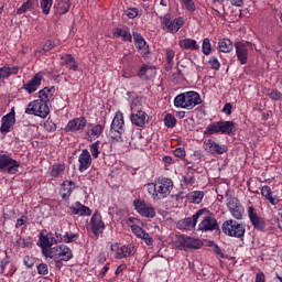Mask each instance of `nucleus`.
Returning a JSON list of instances; mask_svg holds the SVG:
<instances>
[{
	"label": "nucleus",
	"mask_w": 282,
	"mask_h": 282,
	"mask_svg": "<svg viewBox=\"0 0 282 282\" xmlns=\"http://www.w3.org/2000/svg\"><path fill=\"white\" fill-rule=\"evenodd\" d=\"M182 2L188 12H195V2L193 0H182Z\"/></svg>",
	"instance_id": "54"
},
{
	"label": "nucleus",
	"mask_w": 282,
	"mask_h": 282,
	"mask_svg": "<svg viewBox=\"0 0 282 282\" xmlns=\"http://www.w3.org/2000/svg\"><path fill=\"white\" fill-rule=\"evenodd\" d=\"M65 173V164H54L51 167V177H61Z\"/></svg>",
	"instance_id": "41"
},
{
	"label": "nucleus",
	"mask_w": 282,
	"mask_h": 282,
	"mask_svg": "<svg viewBox=\"0 0 282 282\" xmlns=\"http://www.w3.org/2000/svg\"><path fill=\"white\" fill-rule=\"evenodd\" d=\"M104 129H105V127H102V124H96L95 127H93L90 129V131L88 132V135L90 138H99V135L102 133Z\"/></svg>",
	"instance_id": "45"
},
{
	"label": "nucleus",
	"mask_w": 282,
	"mask_h": 282,
	"mask_svg": "<svg viewBox=\"0 0 282 282\" xmlns=\"http://www.w3.org/2000/svg\"><path fill=\"white\" fill-rule=\"evenodd\" d=\"M130 119L134 127H144L149 122V115L142 110H138L131 115Z\"/></svg>",
	"instance_id": "26"
},
{
	"label": "nucleus",
	"mask_w": 282,
	"mask_h": 282,
	"mask_svg": "<svg viewBox=\"0 0 282 282\" xmlns=\"http://www.w3.org/2000/svg\"><path fill=\"white\" fill-rule=\"evenodd\" d=\"M107 272H109V263H107L100 271L99 275L100 276H105V274H107Z\"/></svg>",
	"instance_id": "63"
},
{
	"label": "nucleus",
	"mask_w": 282,
	"mask_h": 282,
	"mask_svg": "<svg viewBox=\"0 0 282 282\" xmlns=\"http://www.w3.org/2000/svg\"><path fill=\"white\" fill-rule=\"evenodd\" d=\"M261 195H262V197L268 199V202H270L272 204V206H276V204H279V197L272 196V188H270V186L264 185L261 188Z\"/></svg>",
	"instance_id": "33"
},
{
	"label": "nucleus",
	"mask_w": 282,
	"mask_h": 282,
	"mask_svg": "<svg viewBox=\"0 0 282 282\" xmlns=\"http://www.w3.org/2000/svg\"><path fill=\"white\" fill-rule=\"evenodd\" d=\"M202 51H203V54H205V56H210L213 52V45L210 44V39L205 37L203 40Z\"/></svg>",
	"instance_id": "44"
},
{
	"label": "nucleus",
	"mask_w": 282,
	"mask_h": 282,
	"mask_svg": "<svg viewBox=\"0 0 282 282\" xmlns=\"http://www.w3.org/2000/svg\"><path fill=\"white\" fill-rule=\"evenodd\" d=\"M90 153L95 160H98V156L100 155V141L90 144Z\"/></svg>",
	"instance_id": "46"
},
{
	"label": "nucleus",
	"mask_w": 282,
	"mask_h": 282,
	"mask_svg": "<svg viewBox=\"0 0 282 282\" xmlns=\"http://www.w3.org/2000/svg\"><path fill=\"white\" fill-rule=\"evenodd\" d=\"M148 193L152 196V199H166L173 191V180L169 177H161L155 183H148Z\"/></svg>",
	"instance_id": "1"
},
{
	"label": "nucleus",
	"mask_w": 282,
	"mask_h": 282,
	"mask_svg": "<svg viewBox=\"0 0 282 282\" xmlns=\"http://www.w3.org/2000/svg\"><path fill=\"white\" fill-rule=\"evenodd\" d=\"M165 56L169 67H173V58H175V51L171 48L165 50Z\"/></svg>",
	"instance_id": "50"
},
{
	"label": "nucleus",
	"mask_w": 282,
	"mask_h": 282,
	"mask_svg": "<svg viewBox=\"0 0 282 282\" xmlns=\"http://www.w3.org/2000/svg\"><path fill=\"white\" fill-rule=\"evenodd\" d=\"M85 127H87V119H85V117H79L68 121L65 131L76 133V131H83Z\"/></svg>",
	"instance_id": "21"
},
{
	"label": "nucleus",
	"mask_w": 282,
	"mask_h": 282,
	"mask_svg": "<svg viewBox=\"0 0 282 282\" xmlns=\"http://www.w3.org/2000/svg\"><path fill=\"white\" fill-rule=\"evenodd\" d=\"M122 133H124V116L122 112L116 113L110 126V138L120 142L122 140Z\"/></svg>",
	"instance_id": "6"
},
{
	"label": "nucleus",
	"mask_w": 282,
	"mask_h": 282,
	"mask_svg": "<svg viewBox=\"0 0 282 282\" xmlns=\"http://www.w3.org/2000/svg\"><path fill=\"white\" fill-rule=\"evenodd\" d=\"M232 41L230 39L224 37L220 39L217 43L218 52H223V54H230L234 50Z\"/></svg>",
	"instance_id": "29"
},
{
	"label": "nucleus",
	"mask_w": 282,
	"mask_h": 282,
	"mask_svg": "<svg viewBox=\"0 0 282 282\" xmlns=\"http://www.w3.org/2000/svg\"><path fill=\"white\" fill-rule=\"evenodd\" d=\"M226 204L234 219H243V205L237 197H228Z\"/></svg>",
	"instance_id": "11"
},
{
	"label": "nucleus",
	"mask_w": 282,
	"mask_h": 282,
	"mask_svg": "<svg viewBox=\"0 0 282 282\" xmlns=\"http://www.w3.org/2000/svg\"><path fill=\"white\" fill-rule=\"evenodd\" d=\"M203 147L206 153H209L210 155H224V153L228 151L226 145H221L213 139L205 140Z\"/></svg>",
	"instance_id": "14"
},
{
	"label": "nucleus",
	"mask_w": 282,
	"mask_h": 282,
	"mask_svg": "<svg viewBox=\"0 0 282 282\" xmlns=\"http://www.w3.org/2000/svg\"><path fill=\"white\" fill-rule=\"evenodd\" d=\"M23 263H24V265H26V268H32L34 265V259L26 256L23 259Z\"/></svg>",
	"instance_id": "59"
},
{
	"label": "nucleus",
	"mask_w": 282,
	"mask_h": 282,
	"mask_svg": "<svg viewBox=\"0 0 282 282\" xmlns=\"http://www.w3.org/2000/svg\"><path fill=\"white\" fill-rule=\"evenodd\" d=\"M178 242L181 243L182 248L192 250H199V248L204 246L202 239L193 237H181L178 238Z\"/></svg>",
	"instance_id": "20"
},
{
	"label": "nucleus",
	"mask_w": 282,
	"mask_h": 282,
	"mask_svg": "<svg viewBox=\"0 0 282 282\" xmlns=\"http://www.w3.org/2000/svg\"><path fill=\"white\" fill-rule=\"evenodd\" d=\"M14 74H19V66H13V67L4 66V67H0V80L3 79V78H10V76H12Z\"/></svg>",
	"instance_id": "35"
},
{
	"label": "nucleus",
	"mask_w": 282,
	"mask_h": 282,
	"mask_svg": "<svg viewBox=\"0 0 282 282\" xmlns=\"http://www.w3.org/2000/svg\"><path fill=\"white\" fill-rule=\"evenodd\" d=\"M252 45L250 42H236V56L240 65H246L248 63V48Z\"/></svg>",
	"instance_id": "16"
},
{
	"label": "nucleus",
	"mask_w": 282,
	"mask_h": 282,
	"mask_svg": "<svg viewBox=\"0 0 282 282\" xmlns=\"http://www.w3.org/2000/svg\"><path fill=\"white\" fill-rule=\"evenodd\" d=\"M93 232L96 237L102 235L105 230V223L102 221V216L98 213L94 214L90 219Z\"/></svg>",
	"instance_id": "24"
},
{
	"label": "nucleus",
	"mask_w": 282,
	"mask_h": 282,
	"mask_svg": "<svg viewBox=\"0 0 282 282\" xmlns=\"http://www.w3.org/2000/svg\"><path fill=\"white\" fill-rule=\"evenodd\" d=\"M45 257L48 259H54L55 263H61V261H70L74 253L72 249L65 245H59L51 248L50 251H45Z\"/></svg>",
	"instance_id": "4"
},
{
	"label": "nucleus",
	"mask_w": 282,
	"mask_h": 282,
	"mask_svg": "<svg viewBox=\"0 0 282 282\" xmlns=\"http://www.w3.org/2000/svg\"><path fill=\"white\" fill-rule=\"evenodd\" d=\"M156 74L158 70L155 67L147 64H143L138 72V76L141 80H152V78H155Z\"/></svg>",
	"instance_id": "23"
},
{
	"label": "nucleus",
	"mask_w": 282,
	"mask_h": 282,
	"mask_svg": "<svg viewBox=\"0 0 282 282\" xmlns=\"http://www.w3.org/2000/svg\"><path fill=\"white\" fill-rule=\"evenodd\" d=\"M25 224H28V217L22 216L17 220L15 228H22V230H25Z\"/></svg>",
	"instance_id": "56"
},
{
	"label": "nucleus",
	"mask_w": 282,
	"mask_h": 282,
	"mask_svg": "<svg viewBox=\"0 0 282 282\" xmlns=\"http://www.w3.org/2000/svg\"><path fill=\"white\" fill-rule=\"evenodd\" d=\"M72 215H78L79 217H89L91 215V209L79 202H76L69 207Z\"/></svg>",
	"instance_id": "27"
},
{
	"label": "nucleus",
	"mask_w": 282,
	"mask_h": 282,
	"mask_svg": "<svg viewBox=\"0 0 282 282\" xmlns=\"http://www.w3.org/2000/svg\"><path fill=\"white\" fill-rule=\"evenodd\" d=\"M231 6H236V8H243V0H231Z\"/></svg>",
	"instance_id": "61"
},
{
	"label": "nucleus",
	"mask_w": 282,
	"mask_h": 282,
	"mask_svg": "<svg viewBox=\"0 0 282 282\" xmlns=\"http://www.w3.org/2000/svg\"><path fill=\"white\" fill-rule=\"evenodd\" d=\"M19 166H21V163H19L17 160L10 158L6 154H0V170L3 171V169H7V172L11 175H14V173L19 172Z\"/></svg>",
	"instance_id": "13"
},
{
	"label": "nucleus",
	"mask_w": 282,
	"mask_h": 282,
	"mask_svg": "<svg viewBox=\"0 0 282 282\" xmlns=\"http://www.w3.org/2000/svg\"><path fill=\"white\" fill-rule=\"evenodd\" d=\"M164 124L167 127V129H173V127L177 124V119H175L173 115L167 113L164 118Z\"/></svg>",
	"instance_id": "47"
},
{
	"label": "nucleus",
	"mask_w": 282,
	"mask_h": 282,
	"mask_svg": "<svg viewBox=\"0 0 282 282\" xmlns=\"http://www.w3.org/2000/svg\"><path fill=\"white\" fill-rule=\"evenodd\" d=\"M33 241L34 240H32L31 237H28V238L20 237L17 239L15 246H18V248H31Z\"/></svg>",
	"instance_id": "43"
},
{
	"label": "nucleus",
	"mask_w": 282,
	"mask_h": 282,
	"mask_svg": "<svg viewBox=\"0 0 282 282\" xmlns=\"http://www.w3.org/2000/svg\"><path fill=\"white\" fill-rule=\"evenodd\" d=\"M198 219H202L198 224V230L202 232H213V230H217V228H219L217 219L213 216H208V210H206V213Z\"/></svg>",
	"instance_id": "12"
},
{
	"label": "nucleus",
	"mask_w": 282,
	"mask_h": 282,
	"mask_svg": "<svg viewBox=\"0 0 282 282\" xmlns=\"http://www.w3.org/2000/svg\"><path fill=\"white\" fill-rule=\"evenodd\" d=\"M234 135L235 121H215L208 124L204 131V135Z\"/></svg>",
	"instance_id": "3"
},
{
	"label": "nucleus",
	"mask_w": 282,
	"mask_h": 282,
	"mask_svg": "<svg viewBox=\"0 0 282 282\" xmlns=\"http://www.w3.org/2000/svg\"><path fill=\"white\" fill-rule=\"evenodd\" d=\"M15 123L17 117L14 108H12L11 111L1 119L0 133H10V129L13 128Z\"/></svg>",
	"instance_id": "17"
},
{
	"label": "nucleus",
	"mask_w": 282,
	"mask_h": 282,
	"mask_svg": "<svg viewBox=\"0 0 282 282\" xmlns=\"http://www.w3.org/2000/svg\"><path fill=\"white\" fill-rule=\"evenodd\" d=\"M248 216L256 230H260L261 232L265 230V220H263V218L257 214L254 207H248Z\"/></svg>",
	"instance_id": "19"
},
{
	"label": "nucleus",
	"mask_w": 282,
	"mask_h": 282,
	"mask_svg": "<svg viewBox=\"0 0 282 282\" xmlns=\"http://www.w3.org/2000/svg\"><path fill=\"white\" fill-rule=\"evenodd\" d=\"M37 273L42 274L43 276L50 274V269L47 268L46 263H40L37 265Z\"/></svg>",
	"instance_id": "52"
},
{
	"label": "nucleus",
	"mask_w": 282,
	"mask_h": 282,
	"mask_svg": "<svg viewBox=\"0 0 282 282\" xmlns=\"http://www.w3.org/2000/svg\"><path fill=\"white\" fill-rule=\"evenodd\" d=\"M110 250L116 252V259H127L128 257H133L135 254V247H133V245H124L121 247L112 245Z\"/></svg>",
	"instance_id": "15"
},
{
	"label": "nucleus",
	"mask_w": 282,
	"mask_h": 282,
	"mask_svg": "<svg viewBox=\"0 0 282 282\" xmlns=\"http://www.w3.org/2000/svg\"><path fill=\"white\" fill-rule=\"evenodd\" d=\"M69 8H72V2L69 0H61L56 4V12L57 14H66V12H69Z\"/></svg>",
	"instance_id": "40"
},
{
	"label": "nucleus",
	"mask_w": 282,
	"mask_h": 282,
	"mask_svg": "<svg viewBox=\"0 0 282 282\" xmlns=\"http://www.w3.org/2000/svg\"><path fill=\"white\" fill-rule=\"evenodd\" d=\"M256 282H265V274L263 273H258L256 275Z\"/></svg>",
	"instance_id": "62"
},
{
	"label": "nucleus",
	"mask_w": 282,
	"mask_h": 282,
	"mask_svg": "<svg viewBox=\"0 0 282 282\" xmlns=\"http://www.w3.org/2000/svg\"><path fill=\"white\" fill-rule=\"evenodd\" d=\"M41 80H43V73H37L29 83L23 85V89H25L28 94H34V91L41 87Z\"/></svg>",
	"instance_id": "25"
},
{
	"label": "nucleus",
	"mask_w": 282,
	"mask_h": 282,
	"mask_svg": "<svg viewBox=\"0 0 282 282\" xmlns=\"http://www.w3.org/2000/svg\"><path fill=\"white\" fill-rule=\"evenodd\" d=\"M75 188H76V184L73 181H65L62 184V189H61L62 199H69V196L72 195V193H74Z\"/></svg>",
	"instance_id": "31"
},
{
	"label": "nucleus",
	"mask_w": 282,
	"mask_h": 282,
	"mask_svg": "<svg viewBox=\"0 0 282 282\" xmlns=\"http://www.w3.org/2000/svg\"><path fill=\"white\" fill-rule=\"evenodd\" d=\"M181 50H189L191 52H197L199 50V44L193 39H184L178 41Z\"/></svg>",
	"instance_id": "30"
},
{
	"label": "nucleus",
	"mask_w": 282,
	"mask_h": 282,
	"mask_svg": "<svg viewBox=\"0 0 282 282\" xmlns=\"http://www.w3.org/2000/svg\"><path fill=\"white\" fill-rule=\"evenodd\" d=\"M133 39H134L135 47L139 50V53L142 56H147V54H149V45H147V41H144V37H142V34L133 33Z\"/></svg>",
	"instance_id": "28"
},
{
	"label": "nucleus",
	"mask_w": 282,
	"mask_h": 282,
	"mask_svg": "<svg viewBox=\"0 0 282 282\" xmlns=\"http://www.w3.org/2000/svg\"><path fill=\"white\" fill-rule=\"evenodd\" d=\"M134 235L139 239H142V241H144L147 246H153V238L151 237V235H149V232L142 229V227L140 229H137V232Z\"/></svg>",
	"instance_id": "37"
},
{
	"label": "nucleus",
	"mask_w": 282,
	"mask_h": 282,
	"mask_svg": "<svg viewBox=\"0 0 282 282\" xmlns=\"http://www.w3.org/2000/svg\"><path fill=\"white\" fill-rule=\"evenodd\" d=\"M25 113L29 116H37L39 118H47V116H50V106L36 99L28 105Z\"/></svg>",
	"instance_id": "7"
},
{
	"label": "nucleus",
	"mask_w": 282,
	"mask_h": 282,
	"mask_svg": "<svg viewBox=\"0 0 282 282\" xmlns=\"http://www.w3.org/2000/svg\"><path fill=\"white\" fill-rule=\"evenodd\" d=\"M40 6L43 14H50V10H52V0H40Z\"/></svg>",
	"instance_id": "48"
},
{
	"label": "nucleus",
	"mask_w": 282,
	"mask_h": 282,
	"mask_svg": "<svg viewBox=\"0 0 282 282\" xmlns=\"http://www.w3.org/2000/svg\"><path fill=\"white\" fill-rule=\"evenodd\" d=\"M78 162H79V167H78L79 173H85V171L90 169L91 153L89 152V150L87 149L82 150V153L78 156Z\"/></svg>",
	"instance_id": "22"
},
{
	"label": "nucleus",
	"mask_w": 282,
	"mask_h": 282,
	"mask_svg": "<svg viewBox=\"0 0 282 282\" xmlns=\"http://www.w3.org/2000/svg\"><path fill=\"white\" fill-rule=\"evenodd\" d=\"M54 91H56V88L51 87V88H43L39 91V98L37 100H40L41 102H44L47 105V102H50V100H52V97L54 96Z\"/></svg>",
	"instance_id": "32"
},
{
	"label": "nucleus",
	"mask_w": 282,
	"mask_h": 282,
	"mask_svg": "<svg viewBox=\"0 0 282 282\" xmlns=\"http://www.w3.org/2000/svg\"><path fill=\"white\" fill-rule=\"evenodd\" d=\"M197 105H202V97L195 91L182 93L174 98V106L178 109L191 110Z\"/></svg>",
	"instance_id": "2"
},
{
	"label": "nucleus",
	"mask_w": 282,
	"mask_h": 282,
	"mask_svg": "<svg viewBox=\"0 0 282 282\" xmlns=\"http://www.w3.org/2000/svg\"><path fill=\"white\" fill-rule=\"evenodd\" d=\"M205 213L206 208L198 209L192 217L178 220L177 228H180V230H194V228L197 226L199 217H202Z\"/></svg>",
	"instance_id": "10"
},
{
	"label": "nucleus",
	"mask_w": 282,
	"mask_h": 282,
	"mask_svg": "<svg viewBox=\"0 0 282 282\" xmlns=\"http://www.w3.org/2000/svg\"><path fill=\"white\" fill-rule=\"evenodd\" d=\"M269 98H271V100H279L280 102L282 101V93L279 90H271L270 93H268Z\"/></svg>",
	"instance_id": "51"
},
{
	"label": "nucleus",
	"mask_w": 282,
	"mask_h": 282,
	"mask_svg": "<svg viewBox=\"0 0 282 282\" xmlns=\"http://www.w3.org/2000/svg\"><path fill=\"white\" fill-rule=\"evenodd\" d=\"M133 206L137 213L141 215V217H148L150 219H153V217H155V207H153L151 203L144 202L142 199H134Z\"/></svg>",
	"instance_id": "9"
},
{
	"label": "nucleus",
	"mask_w": 282,
	"mask_h": 282,
	"mask_svg": "<svg viewBox=\"0 0 282 282\" xmlns=\"http://www.w3.org/2000/svg\"><path fill=\"white\" fill-rule=\"evenodd\" d=\"M208 63H209L212 69L219 70V68L221 67L219 59H217V57H215V56L210 57Z\"/></svg>",
	"instance_id": "55"
},
{
	"label": "nucleus",
	"mask_w": 282,
	"mask_h": 282,
	"mask_svg": "<svg viewBox=\"0 0 282 282\" xmlns=\"http://www.w3.org/2000/svg\"><path fill=\"white\" fill-rule=\"evenodd\" d=\"M6 268H8V262H2L0 265V274H3L6 272Z\"/></svg>",
	"instance_id": "64"
},
{
	"label": "nucleus",
	"mask_w": 282,
	"mask_h": 282,
	"mask_svg": "<svg viewBox=\"0 0 282 282\" xmlns=\"http://www.w3.org/2000/svg\"><path fill=\"white\" fill-rule=\"evenodd\" d=\"M187 199L191 204H202L204 199L203 191H194L187 194Z\"/></svg>",
	"instance_id": "36"
},
{
	"label": "nucleus",
	"mask_w": 282,
	"mask_h": 282,
	"mask_svg": "<svg viewBox=\"0 0 282 282\" xmlns=\"http://www.w3.org/2000/svg\"><path fill=\"white\" fill-rule=\"evenodd\" d=\"M54 243H58V239H56L52 234H48L47 236L40 234V239L37 246L42 248V254L45 257V252H50L52 250V246Z\"/></svg>",
	"instance_id": "18"
},
{
	"label": "nucleus",
	"mask_w": 282,
	"mask_h": 282,
	"mask_svg": "<svg viewBox=\"0 0 282 282\" xmlns=\"http://www.w3.org/2000/svg\"><path fill=\"white\" fill-rule=\"evenodd\" d=\"M223 111L226 113V116H230L232 113V104H226Z\"/></svg>",
	"instance_id": "60"
},
{
	"label": "nucleus",
	"mask_w": 282,
	"mask_h": 282,
	"mask_svg": "<svg viewBox=\"0 0 282 282\" xmlns=\"http://www.w3.org/2000/svg\"><path fill=\"white\" fill-rule=\"evenodd\" d=\"M138 8H131L124 11V14L128 17V19H135L138 17Z\"/></svg>",
	"instance_id": "57"
},
{
	"label": "nucleus",
	"mask_w": 282,
	"mask_h": 282,
	"mask_svg": "<svg viewBox=\"0 0 282 282\" xmlns=\"http://www.w3.org/2000/svg\"><path fill=\"white\" fill-rule=\"evenodd\" d=\"M184 25V18H175L174 20L171 19V15L165 14L161 18V28L166 32H171V34H177L180 32V28Z\"/></svg>",
	"instance_id": "8"
},
{
	"label": "nucleus",
	"mask_w": 282,
	"mask_h": 282,
	"mask_svg": "<svg viewBox=\"0 0 282 282\" xmlns=\"http://www.w3.org/2000/svg\"><path fill=\"white\" fill-rule=\"evenodd\" d=\"M61 239L64 243H72L78 239V234L66 232Z\"/></svg>",
	"instance_id": "49"
},
{
	"label": "nucleus",
	"mask_w": 282,
	"mask_h": 282,
	"mask_svg": "<svg viewBox=\"0 0 282 282\" xmlns=\"http://www.w3.org/2000/svg\"><path fill=\"white\" fill-rule=\"evenodd\" d=\"M174 155L175 158H180L182 160L186 158V150H184L183 148H177L174 150Z\"/></svg>",
	"instance_id": "58"
},
{
	"label": "nucleus",
	"mask_w": 282,
	"mask_h": 282,
	"mask_svg": "<svg viewBox=\"0 0 282 282\" xmlns=\"http://www.w3.org/2000/svg\"><path fill=\"white\" fill-rule=\"evenodd\" d=\"M63 65H65L68 69L76 72L78 69V64H76V59L72 55H63L62 56Z\"/></svg>",
	"instance_id": "38"
},
{
	"label": "nucleus",
	"mask_w": 282,
	"mask_h": 282,
	"mask_svg": "<svg viewBox=\"0 0 282 282\" xmlns=\"http://www.w3.org/2000/svg\"><path fill=\"white\" fill-rule=\"evenodd\" d=\"M51 50H54V42L46 41L43 48L37 52L39 54H45V52H50Z\"/></svg>",
	"instance_id": "53"
},
{
	"label": "nucleus",
	"mask_w": 282,
	"mask_h": 282,
	"mask_svg": "<svg viewBox=\"0 0 282 282\" xmlns=\"http://www.w3.org/2000/svg\"><path fill=\"white\" fill-rule=\"evenodd\" d=\"M35 7H36V0H28L17 10V14H25V12H30L31 10H34Z\"/></svg>",
	"instance_id": "39"
},
{
	"label": "nucleus",
	"mask_w": 282,
	"mask_h": 282,
	"mask_svg": "<svg viewBox=\"0 0 282 282\" xmlns=\"http://www.w3.org/2000/svg\"><path fill=\"white\" fill-rule=\"evenodd\" d=\"M127 225L129 226V228H131L133 235H135L138 232V229L142 228V227H140V219H138L135 217H129L127 219Z\"/></svg>",
	"instance_id": "42"
},
{
	"label": "nucleus",
	"mask_w": 282,
	"mask_h": 282,
	"mask_svg": "<svg viewBox=\"0 0 282 282\" xmlns=\"http://www.w3.org/2000/svg\"><path fill=\"white\" fill-rule=\"evenodd\" d=\"M223 232L228 237H236L237 239H241V237L246 235V227L243 224H239L234 219H229L223 224Z\"/></svg>",
	"instance_id": "5"
},
{
	"label": "nucleus",
	"mask_w": 282,
	"mask_h": 282,
	"mask_svg": "<svg viewBox=\"0 0 282 282\" xmlns=\"http://www.w3.org/2000/svg\"><path fill=\"white\" fill-rule=\"evenodd\" d=\"M112 34L113 36H116V39H123V41H128V43H131V41H133V36H131V33L120 28L113 29Z\"/></svg>",
	"instance_id": "34"
}]
</instances>
